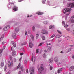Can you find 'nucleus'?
Listing matches in <instances>:
<instances>
[{
	"label": "nucleus",
	"instance_id": "nucleus-1",
	"mask_svg": "<svg viewBox=\"0 0 74 74\" xmlns=\"http://www.w3.org/2000/svg\"><path fill=\"white\" fill-rule=\"evenodd\" d=\"M72 10L71 8H66L63 9L62 12L64 14H65L66 15V16L65 18V20L67 19V17L70 14V12Z\"/></svg>",
	"mask_w": 74,
	"mask_h": 74
},
{
	"label": "nucleus",
	"instance_id": "nucleus-2",
	"mask_svg": "<svg viewBox=\"0 0 74 74\" xmlns=\"http://www.w3.org/2000/svg\"><path fill=\"white\" fill-rule=\"evenodd\" d=\"M44 68L42 67V66H40L39 67V68L38 69V73L39 74H42V71L44 70Z\"/></svg>",
	"mask_w": 74,
	"mask_h": 74
},
{
	"label": "nucleus",
	"instance_id": "nucleus-3",
	"mask_svg": "<svg viewBox=\"0 0 74 74\" xmlns=\"http://www.w3.org/2000/svg\"><path fill=\"white\" fill-rule=\"evenodd\" d=\"M67 6L70 8H74V2L69 3L67 4Z\"/></svg>",
	"mask_w": 74,
	"mask_h": 74
},
{
	"label": "nucleus",
	"instance_id": "nucleus-4",
	"mask_svg": "<svg viewBox=\"0 0 74 74\" xmlns=\"http://www.w3.org/2000/svg\"><path fill=\"white\" fill-rule=\"evenodd\" d=\"M21 66V64H19L18 66L17 67V69H18L20 67V69L21 71H25V69H24L22 67V66Z\"/></svg>",
	"mask_w": 74,
	"mask_h": 74
},
{
	"label": "nucleus",
	"instance_id": "nucleus-5",
	"mask_svg": "<svg viewBox=\"0 0 74 74\" xmlns=\"http://www.w3.org/2000/svg\"><path fill=\"white\" fill-rule=\"evenodd\" d=\"M10 29V26L9 25H7L5 26L3 29V30L4 31H7L8 30V29Z\"/></svg>",
	"mask_w": 74,
	"mask_h": 74
},
{
	"label": "nucleus",
	"instance_id": "nucleus-6",
	"mask_svg": "<svg viewBox=\"0 0 74 74\" xmlns=\"http://www.w3.org/2000/svg\"><path fill=\"white\" fill-rule=\"evenodd\" d=\"M41 33L42 34H47L48 33V31L44 29H43L42 30Z\"/></svg>",
	"mask_w": 74,
	"mask_h": 74
},
{
	"label": "nucleus",
	"instance_id": "nucleus-7",
	"mask_svg": "<svg viewBox=\"0 0 74 74\" xmlns=\"http://www.w3.org/2000/svg\"><path fill=\"white\" fill-rule=\"evenodd\" d=\"M11 62L9 61L8 62V65L9 67H11V66H13V61H12L11 62Z\"/></svg>",
	"mask_w": 74,
	"mask_h": 74
},
{
	"label": "nucleus",
	"instance_id": "nucleus-8",
	"mask_svg": "<svg viewBox=\"0 0 74 74\" xmlns=\"http://www.w3.org/2000/svg\"><path fill=\"white\" fill-rule=\"evenodd\" d=\"M30 74H34V68L32 67L31 69Z\"/></svg>",
	"mask_w": 74,
	"mask_h": 74
},
{
	"label": "nucleus",
	"instance_id": "nucleus-9",
	"mask_svg": "<svg viewBox=\"0 0 74 74\" xmlns=\"http://www.w3.org/2000/svg\"><path fill=\"white\" fill-rule=\"evenodd\" d=\"M63 63V61H62V60H60V62L57 63V65L59 66L60 65V64H62Z\"/></svg>",
	"mask_w": 74,
	"mask_h": 74
},
{
	"label": "nucleus",
	"instance_id": "nucleus-10",
	"mask_svg": "<svg viewBox=\"0 0 74 74\" xmlns=\"http://www.w3.org/2000/svg\"><path fill=\"white\" fill-rule=\"evenodd\" d=\"M5 46H4L3 47V49H1L0 50V56H1V53H2V52H3V51L4 50V49H5Z\"/></svg>",
	"mask_w": 74,
	"mask_h": 74
},
{
	"label": "nucleus",
	"instance_id": "nucleus-11",
	"mask_svg": "<svg viewBox=\"0 0 74 74\" xmlns=\"http://www.w3.org/2000/svg\"><path fill=\"white\" fill-rule=\"evenodd\" d=\"M18 7H17L15 6H14L13 8V10H14V11H18Z\"/></svg>",
	"mask_w": 74,
	"mask_h": 74
},
{
	"label": "nucleus",
	"instance_id": "nucleus-12",
	"mask_svg": "<svg viewBox=\"0 0 74 74\" xmlns=\"http://www.w3.org/2000/svg\"><path fill=\"white\" fill-rule=\"evenodd\" d=\"M63 70V68H60L57 71V73L59 74L60 73L61 71Z\"/></svg>",
	"mask_w": 74,
	"mask_h": 74
},
{
	"label": "nucleus",
	"instance_id": "nucleus-13",
	"mask_svg": "<svg viewBox=\"0 0 74 74\" xmlns=\"http://www.w3.org/2000/svg\"><path fill=\"white\" fill-rule=\"evenodd\" d=\"M15 30L16 32H19V28L18 27H17L15 28Z\"/></svg>",
	"mask_w": 74,
	"mask_h": 74
},
{
	"label": "nucleus",
	"instance_id": "nucleus-14",
	"mask_svg": "<svg viewBox=\"0 0 74 74\" xmlns=\"http://www.w3.org/2000/svg\"><path fill=\"white\" fill-rule=\"evenodd\" d=\"M54 61H55V62H58L59 59H58V57H55L54 59Z\"/></svg>",
	"mask_w": 74,
	"mask_h": 74
},
{
	"label": "nucleus",
	"instance_id": "nucleus-15",
	"mask_svg": "<svg viewBox=\"0 0 74 74\" xmlns=\"http://www.w3.org/2000/svg\"><path fill=\"white\" fill-rule=\"evenodd\" d=\"M62 36V35L61 36L60 35V34H57L56 36V38H60V37H61Z\"/></svg>",
	"mask_w": 74,
	"mask_h": 74
},
{
	"label": "nucleus",
	"instance_id": "nucleus-16",
	"mask_svg": "<svg viewBox=\"0 0 74 74\" xmlns=\"http://www.w3.org/2000/svg\"><path fill=\"white\" fill-rule=\"evenodd\" d=\"M70 71H73L74 70V66H71L69 69Z\"/></svg>",
	"mask_w": 74,
	"mask_h": 74
},
{
	"label": "nucleus",
	"instance_id": "nucleus-17",
	"mask_svg": "<svg viewBox=\"0 0 74 74\" xmlns=\"http://www.w3.org/2000/svg\"><path fill=\"white\" fill-rule=\"evenodd\" d=\"M11 43L13 45L14 47L15 48L16 47V44H15V43L14 42V41H12L11 42Z\"/></svg>",
	"mask_w": 74,
	"mask_h": 74
},
{
	"label": "nucleus",
	"instance_id": "nucleus-18",
	"mask_svg": "<svg viewBox=\"0 0 74 74\" xmlns=\"http://www.w3.org/2000/svg\"><path fill=\"white\" fill-rule=\"evenodd\" d=\"M36 14L37 15H43L44 13L41 12H38L36 13Z\"/></svg>",
	"mask_w": 74,
	"mask_h": 74
},
{
	"label": "nucleus",
	"instance_id": "nucleus-19",
	"mask_svg": "<svg viewBox=\"0 0 74 74\" xmlns=\"http://www.w3.org/2000/svg\"><path fill=\"white\" fill-rule=\"evenodd\" d=\"M53 58H51L49 60V62L50 63H51L53 62Z\"/></svg>",
	"mask_w": 74,
	"mask_h": 74
},
{
	"label": "nucleus",
	"instance_id": "nucleus-20",
	"mask_svg": "<svg viewBox=\"0 0 74 74\" xmlns=\"http://www.w3.org/2000/svg\"><path fill=\"white\" fill-rule=\"evenodd\" d=\"M12 37L14 38H16V34L14 33L12 34Z\"/></svg>",
	"mask_w": 74,
	"mask_h": 74
},
{
	"label": "nucleus",
	"instance_id": "nucleus-21",
	"mask_svg": "<svg viewBox=\"0 0 74 74\" xmlns=\"http://www.w3.org/2000/svg\"><path fill=\"white\" fill-rule=\"evenodd\" d=\"M29 47L32 48V47H33V44L32 42H30L29 44Z\"/></svg>",
	"mask_w": 74,
	"mask_h": 74
},
{
	"label": "nucleus",
	"instance_id": "nucleus-22",
	"mask_svg": "<svg viewBox=\"0 0 74 74\" xmlns=\"http://www.w3.org/2000/svg\"><path fill=\"white\" fill-rule=\"evenodd\" d=\"M13 4V3L12 2H11L10 3V4H9L8 5V7L9 8H11V5L12 4Z\"/></svg>",
	"mask_w": 74,
	"mask_h": 74
},
{
	"label": "nucleus",
	"instance_id": "nucleus-23",
	"mask_svg": "<svg viewBox=\"0 0 74 74\" xmlns=\"http://www.w3.org/2000/svg\"><path fill=\"white\" fill-rule=\"evenodd\" d=\"M30 37L31 38V40L33 41L34 40V37L32 35H31L30 36Z\"/></svg>",
	"mask_w": 74,
	"mask_h": 74
},
{
	"label": "nucleus",
	"instance_id": "nucleus-24",
	"mask_svg": "<svg viewBox=\"0 0 74 74\" xmlns=\"http://www.w3.org/2000/svg\"><path fill=\"white\" fill-rule=\"evenodd\" d=\"M0 66L1 67H3L4 66V62H2L0 64Z\"/></svg>",
	"mask_w": 74,
	"mask_h": 74
},
{
	"label": "nucleus",
	"instance_id": "nucleus-25",
	"mask_svg": "<svg viewBox=\"0 0 74 74\" xmlns=\"http://www.w3.org/2000/svg\"><path fill=\"white\" fill-rule=\"evenodd\" d=\"M12 55L13 56H16V52L15 51H14L12 53Z\"/></svg>",
	"mask_w": 74,
	"mask_h": 74
},
{
	"label": "nucleus",
	"instance_id": "nucleus-26",
	"mask_svg": "<svg viewBox=\"0 0 74 74\" xmlns=\"http://www.w3.org/2000/svg\"><path fill=\"white\" fill-rule=\"evenodd\" d=\"M44 44V42H42L41 43H40L38 45V47H40V46H41L42 45V44Z\"/></svg>",
	"mask_w": 74,
	"mask_h": 74
},
{
	"label": "nucleus",
	"instance_id": "nucleus-27",
	"mask_svg": "<svg viewBox=\"0 0 74 74\" xmlns=\"http://www.w3.org/2000/svg\"><path fill=\"white\" fill-rule=\"evenodd\" d=\"M48 21H45L43 22V23L45 25H47L48 24Z\"/></svg>",
	"mask_w": 74,
	"mask_h": 74
},
{
	"label": "nucleus",
	"instance_id": "nucleus-28",
	"mask_svg": "<svg viewBox=\"0 0 74 74\" xmlns=\"http://www.w3.org/2000/svg\"><path fill=\"white\" fill-rule=\"evenodd\" d=\"M38 37H39V34H36V39H38Z\"/></svg>",
	"mask_w": 74,
	"mask_h": 74
},
{
	"label": "nucleus",
	"instance_id": "nucleus-29",
	"mask_svg": "<svg viewBox=\"0 0 74 74\" xmlns=\"http://www.w3.org/2000/svg\"><path fill=\"white\" fill-rule=\"evenodd\" d=\"M49 29H52L53 28V25H51L49 27Z\"/></svg>",
	"mask_w": 74,
	"mask_h": 74
},
{
	"label": "nucleus",
	"instance_id": "nucleus-30",
	"mask_svg": "<svg viewBox=\"0 0 74 74\" xmlns=\"http://www.w3.org/2000/svg\"><path fill=\"white\" fill-rule=\"evenodd\" d=\"M70 20H71V23H74V20L73 19H70Z\"/></svg>",
	"mask_w": 74,
	"mask_h": 74
},
{
	"label": "nucleus",
	"instance_id": "nucleus-31",
	"mask_svg": "<svg viewBox=\"0 0 74 74\" xmlns=\"http://www.w3.org/2000/svg\"><path fill=\"white\" fill-rule=\"evenodd\" d=\"M47 49L48 51H50V50H51V47H47Z\"/></svg>",
	"mask_w": 74,
	"mask_h": 74
},
{
	"label": "nucleus",
	"instance_id": "nucleus-32",
	"mask_svg": "<svg viewBox=\"0 0 74 74\" xmlns=\"http://www.w3.org/2000/svg\"><path fill=\"white\" fill-rule=\"evenodd\" d=\"M43 58H45L47 57V56L46 55V53H44L43 55Z\"/></svg>",
	"mask_w": 74,
	"mask_h": 74
},
{
	"label": "nucleus",
	"instance_id": "nucleus-33",
	"mask_svg": "<svg viewBox=\"0 0 74 74\" xmlns=\"http://www.w3.org/2000/svg\"><path fill=\"white\" fill-rule=\"evenodd\" d=\"M32 30L33 31H35V30H36V29L35 28V26H33L32 27Z\"/></svg>",
	"mask_w": 74,
	"mask_h": 74
},
{
	"label": "nucleus",
	"instance_id": "nucleus-34",
	"mask_svg": "<svg viewBox=\"0 0 74 74\" xmlns=\"http://www.w3.org/2000/svg\"><path fill=\"white\" fill-rule=\"evenodd\" d=\"M31 61H32V62H33V54H32Z\"/></svg>",
	"mask_w": 74,
	"mask_h": 74
},
{
	"label": "nucleus",
	"instance_id": "nucleus-35",
	"mask_svg": "<svg viewBox=\"0 0 74 74\" xmlns=\"http://www.w3.org/2000/svg\"><path fill=\"white\" fill-rule=\"evenodd\" d=\"M42 38L43 40H45V37L44 36H43L42 37Z\"/></svg>",
	"mask_w": 74,
	"mask_h": 74
},
{
	"label": "nucleus",
	"instance_id": "nucleus-36",
	"mask_svg": "<svg viewBox=\"0 0 74 74\" xmlns=\"http://www.w3.org/2000/svg\"><path fill=\"white\" fill-rule=\"evenodd\" d=\"M27 42H24V43H22L21 44V45H25V44H27Z\"/></svg>",
	"mask_w": 74,
	"mask_h": 74
},
{
	"label": "nucleus",
	"instance_id": "nucleus-37",
	"mask_svg": "<svg viewBox=\"0 0 74 74\" xmlns=\"http://www.w3.org/2000/svg\"><path fill=\"white\" fill-rule=\"evenodd\" d=\"M39 52V49H37L36 51V53H38Z\"/></svg>",
	"mask_w": 74,
	"mask_h": 74
},
{
	"label": "nucleus",
	"instance_id": "nucleus-38",
	"mask_svg": "<svg viewBox=\"0 0 74 74\" xmlns=\"http://www.w3.org/2000/svg\"><path fill=\"white\" fill-rule=\"evenodd\" d=\"M57 32L58 33L60 34H62V32L59 30H58Z\"/></svg>",
	"mask_w": 74,
	"mask_h": 74
},
{
	"label": "nucleus",
	"instance_id": "nucleus-39",
	"mask_svg": "<svg viewBox=\"0 0 74 74\" xmlns=\"http://www.w3.org/2000/svg\"><path fill=\"white\" fill-rule=\"evenodd\" d=\"M45 1H46V0H42V3L43 4H45Z\"/></svg>",
	"mask_w": 74,
	"mask_h": 74
},
{
	"label": "nucleus",
	"instance_id": "nucleus-40",
	"mask_svg": "<svg viewBox=\"0 0 74 74\" xmlns=\"http://www.w3.org/2000/svg\"><path fill=\"white\" fill-rule=\"evenodd\" d=\"M24 64L25 65H26V64H27V61H26V60H25L24 61Z\"/></svg>",
	"mask_w": 74,
	"mask_h": 74
},
{
	"label": "nucleus",
	"instance_id": "nucleus-41",
	"mask_svg": "<svg viewBox=\"0 0 74 74\" xmlns=\"http://www.w3.org/2000/svg\"><path fill=\"white\" fill-rule=\"evenodd\" d=\"M55 37V35L53 34L51 37L50 38H53V37Z\"/></svg>",
	"mask_w": 74,
	"mask_h": 74
},
{
	"label": "nucleus",
	"instance_id": "nucleus-42",
	"mask_svg": "<svg viewBox=\"0 0 74 74\" xmlns=\"http://www.w3.org/2000/svg\"><path fill=\"white\" fill-rule=\"evenodd\" d=\"M4 34H3L2 35L1 38H2V39H3V38H4Z\"/></svg>",
	"mask_w": 74,
	"mask_h": 74
},
{
	"label": "nucleus",
	"instance_id": "nucleus-43",
	"mask_svg": "<svg viewBox=\"0 0 74 74\" xmlns=\"http://www.w3.org/2000/svg\"><path fill=\"white\" fill-rule=\"evenodd\" d=\"M68 26V25L66 24H64V27H65L67 28V27Z\"/></svg>",
	"mask_w": 74,
	"mask_h": 74
},
{
	"label": "nucleus",
	"instance_id": "nucleus-44",
	"mask_svg": "<svg viewBox=\"0 0 74 74\" xmlns=\"http://www.w3.org/2000/svg\"><path fill=\"white\" fill-rule=\"evenodd\" d=\"M71 48H70L69 49H68V52H70L71 51Z\"/></svg>",
	"mask_w": 74,
	"mask_h": 74
},
{
	"label": "nucleus",
	"instance_id": "nucleus-45",
	"mask_svg": "<svg viewBox=\"0 0 74 74\" xmlns=\"http://www.w3.org/2000/svg\"><path fill=\"white\" fill-rule=\"evenodd\" d=\"M22 57H21L19 59V62H21V60H22Z\"/></svg>",
	"mask_w": 74,
	"mask_h": 74
},
{
	"label": "nucleus",
	"instance_id": "nucleus-46",
	"mask_svg": "<svg viewBox=\"0 0 74 74\" xmlns=\"http://www.w3.org/2000/svg\"><path fill=\"white\" fill-rule=\"evenodd\" d=\"M23 54H24L23 53H20V55H21V56H22V55H23Z\"/></svg>",
	"mask_w": 74,
	"mask_h": 74
},
{
	"label": "nucleus",
	"instance_id": "nucleus-47",
	"mask_svg": "<svg viewBox=\"0 0 74 74\" xmlns=\"http://www.w3.org/2000/svg\"><path fill=\"white\" fill-rule=\"evenodd\" d=\"M35 62H36V57H34V63H35Z\"/></svg>",
	"mask_w": 74,
	"mask_h": 74
},
{
	"label": "nucleus",
	"instance_id": "nucleus-48",
	"mask_svg": "<svg viewBox=\"0 0 74 74\" xmlns=\"http://www.w3.org/2000/svg\"><path fill=\"white\" fill-rule=\"evenodd\" d=\"M14 62H16V59L15 58H14Z\"/></svg>",
	"mask_w": 74,
	"mask_h": 74
},
{
	"label": "nucleus",
	"instance_id": "nucleus-49",
	"mask_svg": "<svg viewBox=\"0 0 74 74\" xmlns=\"http://www.w3.org/2000/svg\"><path fill=\"white\" fill-rule=\"evenodd\" d=\"M66 30H67V31H70V29L69 28H67L66 29Z\"/></svg>",
	"mask_w": 74,
	"mask_h": 74
},
{
	"label": "nucleus",
	"instance_id": "nucleus-50",
	"mask_svg": "<svg viewBox=\"0 0 74 74\" xmlns=\"http://www.w3.org/2000/svg\"><path fill=\"white\" fill-rule=\"evenodd\" d=\"M53 40H54V38H53V39L50 40L49 41H51V42H52L53 41Z\"/></svg>",
	"mask_w": 74,
	"mask_h": 74
},
{
	"label": "nucleus",
	"instance_id": "nucleus-51",
	"mask_svg": "<svg viewBox=\"0 0 74 74\" xmlns=\"http://www.w3.org/2000/svg\"><path fill=\"white\" fill-rule=\"evenodd\" d=\"M65 21H63L62 22V25H64V24H65Z\"/></svg>",
	"mask_w": 74,
	"mask_h": 74
},
{
	"label": "nucleus",
	"instance_id": "nucleus-52",
	"mask_svg": "<svg viewBox=\"0 0 74 74\" xmlns=\"http://www.w3.org/2000/svg\"><path fill=\"white\" fill-rule=\"evenodd\" d=\"M26 72L27 73H29V70H28V69H27Z\"/></svg>",
	"mask_w": 74,
	"mask_h": 74
},
{
	"label": "nucleus",
	"instance_id": "nucleus-53",
	"mask_svg": "<svg viewBox=\"0 0 74 74\" xmlns=\"http://www.w3.org/2000/svg\"><path fill=\"white\" fill-rule=\"evenodd\" d=\"M6 69H7V66H5V71L6 70Z\"/></svg>",
	"mask_w": 74,
	"mask_h": 74
},
{
	"label": "nucleus",
	"instance_id": "nucleus-54",
	"mask_svg": "<svg viewBox=\"0 0 74 74\" xmlns=\"http://www.w3.org/2000/svg\"><path fill=\"white\" fill-rule=\"evenodd\" d=\"M50 69L51 70H52V69H53V67H52V66H51L50 67Z\"/></svg>",
	"mask_w": 74,
	"mask_h": 74
},
{
	"label": "nucleus",
	"instance_id": "nucleus-55",
	"mask_svg": "<svg viewBox=\"0 0 74 74\" xmlns=\"http://www.w3.org/2000/svg\"><path fill=\"white\" fill-rule=\"evenodd\" d=\"M49 18V19L50 20L52 19H53V18H52V17H50Z\"/></svg>",
	"mask_w": 74,
	"mask_h": 74
},
{
	"label": "nucleus",
	"instance_id": "nucleus-56",
	"mask_svg": "<svg viewBox=\"0 0 74 74\" xmlns=\"http://www.w3.org/2000/svg\"><path fill=\"white\" fill-rule=\"evenodd\" d=\"M25 35H27V31H25Z\"/></svg>",
	"mask_w": 74,
	"mask_h": 74
},
{
	"label": "nucleus",
	"instance_id": "nucleus-57",
	"mask_svg": "<svg viewBox=\"0 0 74 74\" xmlns=\"http://www.w3.org/2000/svg\"><path fill=\"white\" fill-rule=\"evenodd\" d=\"M23 1V0H19L18 1V2H21Z\"/></svg>",
	"mask_w": 74,
	"mask_h": 74
},
{
	"label": "nucleus",
	"instance_id": "nucleus-58",
	"mask_svg": "<svg viewBox=\"0 0 74 74\" xmlns=\"http://www.w3.org/2000/svg\"><path fill=\"white\" fill-rule=\"evenodd\" d=\"M71 18H72V19H74V16H72L71 17Z\"/></svg>",
	"mask_w": 74,
	"mask_h": 74
},
{
	"label": "nucleus",
	"instance_id": "nucleus-59",
	"mask_svg": "<svg viewBox=\"0 0 74 74\" xmlns=\"http://www.w3.org/2000/svg\"><path fill=\"white\" fill-rule=\"evenodd\" d=\"M51 3H49L48 4V5H51Z\"/></svg>",
	"mask_w": 74,
	"mask_h": 74
},
{
	"label": "nucleus",
	"instance_id": "nucleus-60",
	"mask_svg": "<svg viewBox=\"0 0 74 74\" xmlns=\"http://www.w3.org/2000/svg\"><path fill=\"white\" fill-rule=\"evenodd\" d=\"M2 40H3V38H0V41H1Z\"/></svg>",
	"mask_w": 74,
	"mask_h": 74
},
{
	"label": "nucleus",
	"instance_id": "nucleus-61",
	"mask_svg": "<svg viewBox=\"0 0 74 74\" xmlns=\"http://www.w3.org/2000/svg\"><path fill=\"white\" fill-rule=\"evenodd\" d=\"M61 42V40H59L58 41V42Z\"/></svg>",
	"mask_w": 74,
	"mask_h": 74
},
{
	"label": "nucleus",
	"instance_id": "nucleus-62",
	"mask_svg": "<svg viewBox=\"0 0 74 74\" xmlns=\"http://www.w3.org/2000/svg\"><path fill=\"white\" fill-rule=\"evenodd\" d=\"M72 58L73 59H74V56H72Z\"/></svg>",
	"mask_w": 74,
	"mask_h": 74
},
{
	"label": "nucleus",
	"instance_id": "nucleus-63",
	"mask_svg": "<svg viewBox=\"0 0 74 74\" xmlns=\"http://www.w3.org/2000/svg\"><path fill=\"white\" fill-rule=\"evenodd\" d=\"M18 74H21V71H19Z\"/></svg>",
	"mask_w": 74,
	"mask_h": 74
},
{
	"label": "nucleus",
	"instance_id": "nucleus-64",
	"mask_svg": "<svg viewBox=\"0 0 74 74\" xmlns=\"http://www.w3.org/2000/svg\"><path fill=\"white\" fill-rule=\"evenodd\" d=\"M9 57L10 58V59H12V56H9Z\"/></svg>",
	"mask_w": 74,
	"mask_h": 74
}]
</instances>
